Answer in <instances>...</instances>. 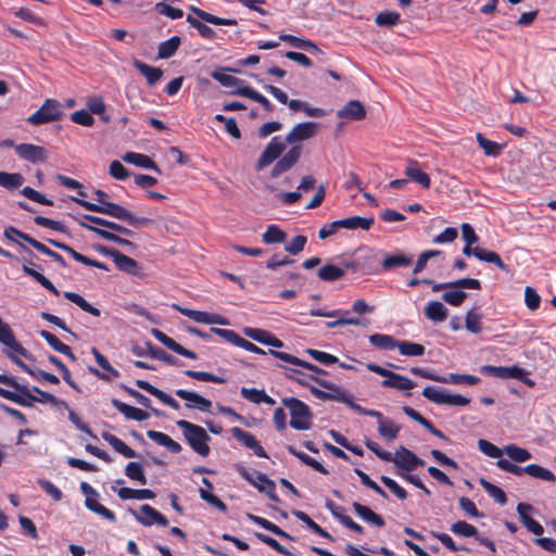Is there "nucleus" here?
<instances>
[{"label":"nucleus","mask_w":556,"mask_h":556,"mask_svg":"<svg viewBox=\"0 0 556 556\" xmlns=\"http://www.w3.org/2000/svg\"><path fill=\"white\" fill-rule=\"evenodd\" d=\"M412 264L413 257L404 253L389 254L381 262V266L384 270H391L397 267H408Z\"/></svg>","instance_id":"nucleus-40"},{"label":"nucleus","mask_w":556,"mask_h":556,"mask_svg":"<svg viewBox=\"0 0 556 556\" xmlns=\"http://www.w3.org/2000/svg\"><path fill=\"white\" fill-rule=\"evenodd\" d=\"M62 104L55 99H46L41 106L26 118V122L34 126L59 122L63 118Z\"/></svg>","instance_id":"nucleus-5"},{"label":"nucleus","mask_w":556,"mask_h":556,"mask_svg":"<svg viewBox=\"0 0 556 556\" xmlns=\"http://www.w3.org/2000/svg\"><path fill=\"white\" fill-rule=\"evenodd\" d=\"M64 298L70 300L79 306L84 312L91 314L92 316H100V309L91 305L87 300H85L80 294L72 291L64 292Z\"/></svg>","instance_id":"nucleus-50"},{"label":"nucleus","mask_w":556,"mask_h":556,"mask_svg":"<svg viewBox=\"0 0 556 556\" xmlns=\"http://www.w3.org/2000/svg\"><path fill=\"white\" fill-rule=\"evenodd\" d=\"M337 116L348 121H362L366 117V109L358 100H350L337 112Z\"/></svg>","instance_id":"nucleus-25"},{"label":"nucleus","mask_w":556,"mask_h":556,"mask_svg":"<svg viewBox=\"0 0 556 556\" xmlns=\"http://www.w3.org/2000/svg\"><path fill=\"white\" fill-rule=\"evenodd\" d=\"M287 104L292 111H303L307 116L321 117L326 114L320 108H311L306 102L301 100H288Z\"/></svg>","instance_id":"nucleus-55"},{"label":"nucleus","mask_w":556,"mask_h":556,"mask_svg":"<svg viewBox=\"0 0 556 556\" xmlns=\"http://www.w3.org/2000/svg\"><path fill=\"white\" fill-rule=\"evenodd\" d=\"M191 11L198 16V18L188 15L187 22L195 29H198L202 23L200 20L213 25L235 26L238 24L237 20L235 18L219 17L195 7H191Z\"/></svg>","instance_id":"nucleus-15"},{"label":"nucleus","mask_w":556,"mask_h":556,"mask_svg":"<svg viewBox=\"0 0 556 556\" xmlns=\"http://www.w3.org/2000/svg\"><path fill=\"white\" fill-rule=\"evenodd\" d=\"M147 437L154 441L156 444L166 447L170 453L178 454L181 452V445L174 441L169 435L156 431V430H148Z\"/></svg>","instance_id":"nucleus-37"},{"label":"nucleus","mask_w":556,"mask_h":556,"mask_svg":"<svg viewBox=\"0 0 556 556\" xmlns=\"http://www.w3.org/2000/svg\"><path fill=\"white\" fill-rule=\"evenodd\" d=\"M175 394L178 397L186 401L185 405L189 409H199L200 412H203V413L211 412L212 402L208 399L200 395L199 393H197L194 391L177 389L175 391Z\"/></svg>","instance_id":"nucleus-18"},{"label":"nucleus","mask_w":556,"mask_h":556,"mask_svg":"<svg viewBox=\"0 0 556 556\" xmlns=\"http://www.w3.org/2000/svg\"><path fill=\"white\" fill-rule=\"evenodd\" d=\"M102 438L121 455L127 458H134L137 456L136 452L131 447H129L124 441L114 434L110 432H103Z\"/></svg>","instance_id":"nucleus-43"},{"label":"nucleus","mask_w":556,"mask_h":556,"mask_svg":"<svg viewBox=\"0 0 556 556\" xmlns=\"http://www.w3.org/2000/svg\"><path fill=\"white\" fill-rule=\"evenodd\" d=\"M39 336L46 340V342L56 352L67 356L73 362L76 361V356L73 353L72 349L61 342L53 333L48 330H40Z\"/></svg>","instance_id":"nucleus-38"},{"label":"nucleus","mask_w":556,"mask_h":556,"mask_svg":"<svg viewBox=\"0 0 556 556\" xmlns=\"http://www.w3.org/2000/svg\"><path fill=\"white\" fill-rule=\"evenodd\" d=\"M401 22V15L394 11H384L377 14L375 23L378 26L391 27L397 25Z\"/></svg>","instance_id":"nucleus-64"},{"label":"nucleus","mask_w":556,"mask_h":556,"mask_svg":"<svg viewBox=\"0 0 556 556\" xmlns=\"http://www.w3.org/2000/svg\"><path fill=\"white\" fill-rule=\"evenodd\" d=\"M180 45V37L173 36L169 39L160 43L157 49V55L160 59H168L173 56L178 50Z\"/></svg>","instance_id":"nucleus-54"},{"label":"nucleus","mask_w":556,"mask_h":556,"mask_svg":"<svg viewBox=\"0 0 556 556\" xmlns=\"http://www.w3.org/2000/svg\"><path fill=\"white\" fill-rule=\"evenodd\" d=\"M293 515L299 520L304 522L315 534H317V535H319V536H321L324 539H327L329 541H333L334 540L333 536L328 531H326L318 523H316L306 513H304L302 510H294Z\"/></svg>","instance_id":"nucleus-45"},{"label":"nucleus","mask_w":556,"mask_h":556,"mask_svg":"<svg viewBox=\"0 0 556 556\" xmlns=\"http://www.w3.org/2000/svg\"><path fill=\"white\" fill-rule=\"evenodd\" d=\"M352 507H353L354 511L357 514V516L359 518H362L364 521H366L377 528L384 527V525H386L384 519L380 515L376 514L369 507L362 505L358 502H354L352 504Z\"/></svg>","instance_id":"nucleus-34"},{"label":"nucleus","mask_w":556,"mask_h":556,"mask_svg":"<svg viewBox=\"0 0 556 556\" xmlns=\"http://www.w3.org/2000/svg\"><path fill=\"white\" fill-rule=\"evenodd\" d=\"M369 342L384 351L393 350L397 346V342L394 340L393 337L389 334H382V333H375L369 337Z\"/></svg>","instance_id":"nucleus-57"},{"label":"nucleus","mask_w":556,"mask_h":556,"mask_svg":"<svg viewBox=\"0 0 556 556\" xmlns=\"http://www.w3.org/2000/svg\"><path fill=\"white\" fill-rule=\"evenodd\" d=\"M533 509L530 504L519 503L517 505V513L520 517L522 525L527 528L528 531L535 535H541L544 532L543 526L534 520L529 513Z\"/></svg>","instance_id":"nucleus-26"},{"label":"nucleus","mask_w":556,"mask_h":556,"mask_svg":"<svg viewBox=\"0 0 556 556\" xmlns=\"http://www.w3.org/2000/svg\"><path fill=\"white\" fill-rule=\"evenodd\" d=\"M247 516L252 522L261 526L262 528L270 531L271 533H274L280 538L287 539V540H294L293 536H291L289 533H287L285 530H282L277 525L273 523L271 521H269L263 517L253 515V514H248Z\"/></svg>","instance_id":"nucleus-44"},{"label":"nucleus","mask_w":556,"mask_h":556,"mask_svg":"<svg viewBox=\"0 0 556 556\" xmlns=\"http://www.w3.org/2000/svg\"><path fill=\"white\" fill-rule=\"evenodd\" d=\"M344 270L336 265H325L318 269V278L323 281L332 282L344 276Z\"/></svg>","instance_id":"nucleus-53"},{"label":"nucleus","mask_w":556,"mask_h":556,"mask_svg":"<svg viewBox=\"0 0 556 556\" xmlns=\"http://www.w3.org/2000/svg\"><path fill=\"white\" fill-rule=\"evenodd\" d=\"M422 395L439 405H451V406H467L470 403V399L460 394H446L443 391L433 388L426 387L422 390Z\"/></svg>","instance_id":"nucleus-10"},{"label":"nucleus","mask_w":556,"mask_h":556,"mask_svg":"<svg viewBox=\"0 0 556 556\" xmlns=\"http://www.w3.org/2000/svg\"><path fill=\"white\" fill-rule=\"evenodd\" d=\"M24 182V177L20 173L0 172V186L13 190L20 188Z\"/></svg>","instance_id":"nucleus-56"},{"label":"nucleus","mask_w":556,"mask_h":556,"mask_svg":"<svg viewBox=\"0 0 556 556\" xmlns=\"http://www.w3.org/2000/svg\"><path fill=\"white\" fill-rule=\"evenodd\" d=\"M466 329L471 333H480L482 330L481 326V314L477 311V308H471L467 312L465 318Z\"/></svg>","instance_id":"nucleus-61"},{"label":"nucleus","mask_w":556,"mask_h":556,"mask_svg":"<svg viewBox=\"0 0 556 556\" xmlns=\"http://www.w3.org/2000/svg\"><path fill=\"white\" fill-rule=\"evenodd\" d=\"M405 175L425 189H429L431 187L430 176L420 169L418 162L415 160L408 161V165L405 168Z\"/></svg>","instance_id":"nucleus-31"},{"label":"nucleus","mask_w":556,"mask_h":556,"mask_svg":"<svg viewBox=\"0 0 556 556\" xmlns=\"http://www.w3.org/2000/svg\"><path fill=\"white\" fill-rule=\"evenodd\" d=\"M366 368L369 371L386 378L381 381L382 388H391L399 391H409L416 387V383L409 378L399 375L377 364L368 363Z\"/></svg>","instance_id":"nucleus-6"},{"label":"nucleus","mask_w":556,"mask_h":556,"mask_svg":"<svg viewBox=\"0 0 556 556\" xmlns=\"http://www.w3.org/2000/svg\"><path fill=\"white\" fill-rule=\"evenodd\" d=\"M237 472L251 485L257 489L261 493H265L267 497L275 502L279 503L280 498L276 493V484L263 472H256L255 475L251 473L245 467L238 466Z\"/></svg>","instance_id":"nucleus-7"},{"label":"nucleus","mask_w":556,"mask_h":556,"mask_svg":"<svg viewBox=\"0 0 556 556\" xmlns=\"http://www.w3.org/2000/svg\"><path fill=\"white\" fill-rule=\"evenodd\" d=\"M440 382L451 384L476 386L480 382V378L468 374H448L446 376H441Z\"/></svg>","instance_id":"nucleus-46"},{"label":"nucleus","mask_w":556,"mask_h":556,"mask_svg":"<svg viewBox=\"0 0 556 556\" xmlns=\"http://www.w3.org/2000/svg\"><path fill=\"white\" fill-rule=\"evenodd\" d=\"M396 348L400 353L405 356H421L425 354V346L416 342L401 341L397 342Z\"/></svg>","instance_id":"nucleus-60"},{"label":"nucleus","mask_w":556,"mask_h":556,"mask_svg":"<svg viewBox=\"0 0 556 556\" xmlns=\"http://www.w3.org/2000/svg\"><path fill=\"white\" fill-rule=\"evenodd\" d=\"M391 462L407 472L415 470L419 466H425V462L421 458L404 446H401L394 455L391 454Z\"/></svg>","instance_id":"nucleus-14"},{"label":"nucleus","mask_w":556,"mask_h":556,"mask_svg":"<svg viewBox=\"0 0 556 556\" xmlns=\"http://www.w3.org/2000/svg\"><path fill=\"white\" fill-rule=\"evenodd\" d=\"M287 239V233L275 224L267 226L265 232L262 235V241L265 244L282 243Z\"/></svg>","instance_id":"nucleus-48"},{"label":"nucleus","mask_w":556,"mask_h":556,"mask_svg":"<svg viewBox=\"0 0 556 556\" xmlns=\"http://www.w3.org/2000/svg\"><path fill=\"white\" fill-rule=\"evenodd\" d=\"M125 475L130 480L138 481L140 484H147V478L144 476L143 467L140 463H128L125 468Z\"/></svg>","instance_id":"nucleus-62"},{"label":"nucleus","mask_w":556,"mask_h":556,"mask_svg":"<svg viewBox=\"0 0 556 556\" xmlns=\"http://www.w3.org/2000/svg\"><path fill=\"white\" fill-rule=\"evenodd\" d=\"M0 343L5 345L7 348L13 350L18 355L25 358H31V354L20 343L16 341L15 336L11 327L2 320L0 317Z\"/></svg>","instance_id":"nucleus-21"},{"label":"nucleus","mask_w":556,"mask_h":556,"mask_svg":"<svg viewBox=\"0 0 556 556\" xmlns=\"http://www.w3.org/2000/svg\"><path fill=\"white\" fill-rule=\"evenodd\" d=\"M15 153L24 161H28L33 164L43 163L48 159L47 151L41 146L33 143H21L15 146Z\"/></svg>","instance_id":"nucleus-17"},{"label":"nucleus","mask_w":556,"mask_h":556,"mask_svg":"<svg viewBox=\"0 0 556 556\" xmlns=\"http://www.w3.org/2000/svg\"><path fill=\"white\" fill-rule=\"evenodd\" d=\"M113 262L117 269L121 271L127 273L129 275L139 276L140 275V266L138 262L130 256H127L119 251L113 257Z\"/></svg>","instance_id":"nucleus-36"},{"label":"nucleus","mask_w":556,"mask_h":556,"mask_svg":"<svg viewBox=\"0 0 556 556\" xmlns=\"http://www.w3.org/2000/svg\"><path fill=\"white\" fill-rule=\"evenodd\" d=\"M302 154L301 146L291 147L274 165L270 172L271 178H277L280 175L290 170L300 160Z\"/></svg>","instance_id":"nucleus-12"},{"label":"nucleus","mask_w":556,"mask_h":556,"mask_svg":"<svg viewBox=\"0 0 556 556\" xmlns=\"http://www.w3.org/2000/svg\"><path fill=\"white\" fill-rule=\"evenodd\" d=\"M326 507L345 528L359 534L364 533V528L359 523L355 522L350 516L345 515L342 506L337 505L331 500H327Z\"/></svg>","instance_id":"nucleus-23"},{"label":"nucleus","mask_w":556,"mask_h":556,"mask_svg":"<svg viewBox=\"0 0 556 556\" xmlns=\"http://www.w3.org/2000/svg\"><path fill=\"white\" fill-rule=\"evenodd\" d=\"M480 484L495 502H497L501 505H505L507 503V496L501 488L494 485L493 483L486 481L485 479H481Z\"/></svg>","instance_id":"nucleus-59"},{"label":"nucleus","mask_w":556,"mask_h":556,"mask_svg":"<svg viewBox=\"0 0 556 556\" xmlns=\"http://www.w3.org/2000/svg\"><path fill=\"white\" fill-rule=\"evenodd\" d=\"M123 160L129 164H134L138 167L147 168V169H153L155 172H160L159 166L148 155L137 153V152H127Z\"/></svg>","instance_id":"nucleus-41"},{"label":"nucleus","mask_w":556,"mask_h":556,"mask_svg":"<svg viewBox=\"0 0 556 556\" xmlns=\"http://www.w3.org/2000/svg\"><path fill=\"white\" fill-rule=\"evenodd\" d=\"M317 130V124L314 122H305L295 125L286 136L285 141L279 136L273 137L269 143L266 146L262 154L260 155L255 169L257 172L263 170L265 167L276 161L285 151L286 142L293 144L299 141L307 140L312 138Z\"/></svg>","instance_id":"nucleus-1"},{"label":"nucleus","mask_w":556,"mask_h":556,"mask_svg":"<svg viewBox=\"0 0 556 556\" xmlns=\"http://www.w3.org/2000/svg\"><path fill=\"white\" fill-rule=\"evenodd\" d=\"M401 431V427L396 425L392 419L387 418L378 425V432L387 441H393L397 438Z\"/></svg>","instance_id":"nucleus-51"},{"label":"nucleus","mask_w":556,"mask_h":556,"mask_svg":"<svg viewBox=\"0 0 556 556\" xmlns=\"http://www.w3.org/2000/svg\"><path fill=\"white\" fill-rule=\"evenodd\" d=\"M136 386L144 391H147L149 394L155 396L157 400H160L163 404L169 406L173 409L178 410L180 408L179 403L169 394L165 393L164 391L157 389L156 387L152 386L150 382L141 379H137L135 381Z\"/></svg>","instance_id":"nucleus-24"},{"label":"nucleus","mask_w":556,"mask_h":556,"mask_svg":"<svg viewBox=\"0 0 556 556\" xmlns=\"http://www.w3.org/2000/svg\"><path fill=\"white\" fill-rule=\"evenodd\" d=\"M146 348H148L149 355L151 357L162 361L168 365H177L178 364V361L174 356L169 355L161 348L155 346L152 342L147 341Z\"/></svg>","instance_id":"nucleus-63"},{"label":"nucleus","mask_w":556,"mask_h":556,"mask_svg":"<svg viewBox=\"0 0 556 556\" xmlns=\"http://www.w3.org/2000/svg\"><path fill=\"white\" fill-rule=\"evenodd\" d=\"M211 331L213 333L217 334L218 337L225 339L227 342L231 343L232 345L244 349L245 351H249L251 353H255V354H265L266 353L264 350H262L254 343L240 337L235 330L222 329V328H211Z\"/></svg>","instance_id":"nucleus-13"},{"label":"nucleus","mask_w":556,"mask_h":556,"mask_svg":"<svg viewBox=\"0 0 556 556\" xmlns=\"http://www.w3.org/2000/svg\"><path fill=\"white\" fill-rule=\"evenodd\" d=\"M463 254L466 256H475L479 261L494 264L498 269L505 271L506 274L511 271L509 266L506 265L502 261L501 256L494 251L484 250L479 247L472 248V244L466 243L463 248Z\"/></svg>","instance_id":"nucleus-11"},{"label":"nucleus","mask_w":556,"mask_h":556,"mask_svg":"<svg viewBox=\"0 0 556 556\" xmlns=\"http://www.w3.org/2000/svg\"><path fill=\"white\" fill-rule=\"evenodd\" d=\"M91 353L97 364L105 371L101 372L94 367H89V371L93 376L104 381H111L112 378L119 377V371L110 364L109 359L97 348H92Z\"/></svg>","instance_id":"nucleus-19"},{"label":"nucleus","mask_w":556,"mask_h":556,"mask_svg":"<svg viewBox=\"0 0 556 556\" xmlns=\"http://www.w3.org/2000/svg\"><path fill=\"white\" fill-rule=\"evenodd\" d=\"M112 208V217L127 222L130 226L138 227V226H147L152 224V219L143 216H135L131 214L128 210L125 207H111Z\"/></svg>","instance_id":"nucleus-33"},{"label":"nucleus","mask_w":556,"mask_h":556,"mask_svg":"<svg viewBox=\"0 0 556 556\" xmlns=\"http://www.w3.org/2000/svg\"><path fill=\"white\" fill-rule=\"evenodd\" d=\"M425 316L433 323H442L447 318V308L439 301L429 302L425 307Z\"/></svg>","instance_id":"nucleus-42"},{"label":"nucleus","mask_w":556,"mask_h":556,"mask_svg":"<svg viewBox=\"0 0 556 556\" xmlns=\"http://www.w3.org/2000/svg\"><path fill=\"white\" fill-rule=\"evenodd\" d=\"M375 223V218L372 216L370 217H362L358 215L350 216L342 219H337V226L340 228L354 230V229H362V230H368Z\"/></svg>","instance_id":"nucleus-29"},{"label":"nucleus","mask_w":556,"mask_h":556,"mask_svg":"<svg viewBox=\"0 0 556 556\" xmlns=\"http://www.w3.org/2000/svg\"><path fill=\"white\" fill-rule=\"evenodd\" d=\"M34 265L35 264L30 260L24 258L23 260L24 274L34 278L40 286H42L43 288H46L47 290L52 292L54 295H59L60 291L54 287V285L47 277H45L41 273H39L35 268H33L31 266H34Z\"/></svg>","instance_id":"nucleus-32"},{"label":"nucleus","mask_w":556,"mask_h":556,"mask_svg":"<svg viewBox=\"0 0 556 556\" xmlns=\"http://www.w3.org/2000/svg\"><path fill=\"white\" fill-rule=\"evenodd\" d=\"M313 381L331 393V401L346 404L352 396L345 389L318 377H312Z\"/></svg>","instance_id":"nucleus-35"},{"label":"nucleus","mask_w":556,"mask_h":556,"mask_svg":"<svg viewBox=\"0 0 556 556\" xmlns=\"http://www.w3.org/2000/svg\"><path fill=\"white\" fill-rule=\"evenodd\" d=\"M283 406L290 412V427L295 430H308L313 425V413L309 406L296 397H283Z\"/></svg>","instance_id":"nucleus-3"},{"label":"nucleus","mask_w":556,"mask_h":556,"mask_svg":"<svg viewBox=\"0 0 556 556\" xmlns=\"http://www.w3.org/2000/svg\"><path fill=\"white\" fill-rule=\"evenodd\" d=\"M480 372L486 376L501 378V379H521L525 375V369L518 366H493L483 365L480 367Z\"/></svg>","instance_id":"nucleus-20"},{"label":"nucleus","mask_w":556,"mask_h":556,"mask_svg":"<svg viewBox=\"0 0 556 556\" xmlns=\"http://www.w3.org/2000/svg\"><path fill=\"white\" fill-rule=\"evenodd\" d=\"M504 451L506 455L516 463H525L532 457L531 453L528 450L517 446L515 444L506 445L504 447Z\"/></svg>","instance_id":"nucleus-58"},{"label":"nucleus","mask_w":556,"mask_h":556,"mask_svg":"<svg viewBox=\"0 0 556 556\" xmlns=\"http://www.w3.org/2000/svg\"><path fill=\"white\" fill-rule=\"evenodd\" d=\"M136 70L142 74L149 86H154L163 76V71L159 67H153L144 62L136 60L134 62Z\"/></svg>","instance_id":"nucleus-39"},{"label":"nucleus","mask_w":556,"mask_h":556,"mask_svg":"<svg viewBox=\"0 0 556 556\" xmlns=\"http://www.w3.org/2000/svg\"><path fill=\"white\" fill-rule=\"evenodd\" d=\"M288 452L299 458L303 464L312 467L316 471L328 475L329 471L326 469L319 462H317L315 458L311 457L309 455L305 454L304 452L298 451L294 446L289 445L287 446Z\"/></svg>","instance_id":"nucleus-47"},{"label":"nucleus","mask_w":556,"mask_h":556,"mask_svg":"<svg viewBox=\"0 0 556 556\" xmlns=\"http://www.w3.org/2000/svg\"><path fill=\"white\" fill-rule=\"evenodd\" d=\"M176 425L182 430L186 441L197 454L203 457L210 454L207 442L211 440V437L201 426L184 419L177 420Z\"/></svg>","instance_id":"nucleus-2"},{"label":"nucleus","mask_w":556,"mask_h":556,"mask_svg":"<svg viewBox=\"0 0 556 556\" xmlns=\"http://www.w3.org/2000/svg\"><path fill=\"white\" fill-rule=\"evenodd\" d=\"M0 383L15 390L9 391L0 387V396L24 407H31L37 396L33 395L26 386L20 384L14 377L0 374Z\"/></svg>","instance_id":"nucleus-4"},{"label":"nucleus","mask_w":556,"mask_h":556,"mask_svg":"<svg viewBox=\"0 0 556 556\" xmlns=\"http://www.w3.org/2000/svg\"><path fill=\"white\" fill-rule=\"evenodd\" d=\"M231 433L235 439L241 442L245 447L252 450L254 454L258 457L268 458V455L264 447L256 440L255 435L242 430L239 427H233L231 429Z\"/></svg>","instance_id":"nucleus-22"},{"label":"nucleus","mask_w":556,"mask_h":556,"mask_svg":"<svg viewBox=\"0 0 556 556\" xmlns=\"http://www.w3.org/2000/svg\"><path fill=\"white\" fill-rule=\"evenodd\" d=\"M111 403L127 419L143 421L150 417L149 413L146 410L130 406L117 399H112Z\"/></svg>","instance_id":"nucleus-30"},{"label":"nucleus","mask_w":556,"mask_h":556,"mask_svg":"<svg viewBox=\"0 0 556 556\" xmlns=\"http://www.w3.org/2000/svg\"><path fill=\"white\" fill-rule=\"evenodd\" d=\"M78 225L81 228H85V229H88V230L92 231L98 237H100L101 239H104L106 241L114 242V243H116L118 245H122V247H129V248H134L135 247V244L131 241H129L128 239L122 238L118 235H116V233H114L112 231H109L106 229L89 225V224H87V223H85L83 220H78Z\"/></svg>","instance_id":"nucleus-27"},{"label":"nucleus","mask_w":556,"mask_h":556,"mask_svg":"<svg viewBox=\"0 0 556 556\" xmlns=\"http://www.w3.org/2000/svg\"><path fill=\"white\" fill-rule=\"evenodd\" d=\"M526 473L530 477L548 481L552 483L556 482V476L548 469L538 465V464H529L525 466Z\"/></svg>","instance_id":"nucleus-49"},{"label":"nucleus","mask_w":556,"mask_h":556,"mask_svg":"<svg viewBox=\"0 0 556 556\" xmlns=\"http://www.w3.org/2000/svg\"><path fill=\"white\" fill-rule=\"evenodd\" d=\"M140 513L141 515L135 510H131V514L136 520L144 527H151L152 525H159L162 527L168 526V519L149 504H143L140 507Z\"/></svg>","instance_id":"nucleus-16"},{"label":"nucleus","mask_w":556,"mask_h":556,"mask_svg":"<svg viewBox=\"0 0 556 556\" xmlns=\"http://www.w3.org/2000/svg\"><path fill=\"white\" fill-rule=\"evenodd\" d=\"M432 287V291L438 292L441 290H445L447 288H455V289H473V290H480L481 289V282L476 278H462L455 281L451 282H435L429 283Z\"/></svg>","instance_id":"nucleus-28"},{"label":"nucleus","mask_w":556,"mask_h":556,"mask_svg":"<svg viewBox=\"0 0 556 556\" xmlns=\"http://www.w3.org/2000/svg\"><path fill=\"white\" fill-rule=\"evenodd\" d=\"M121 388L128 394L130 395L131 397H134L136 400V402L140 405H142L143 407L146 408H149L151 409V412L153 413V415L160 417V416H163L164 413L161 412L160 409L157 408H153L152 405H151V400L143 395L142 393H140L139 391L132 389V388H129L125 384H122Z\"/></svg>","instance_id":"nucleus-52"},{"label":"nucleus","mask_w":556,"mask_h":556,"mask_svg":"<svg viewBox=\"0 0 556 556\" xmlns=\"http://www.w3.org/2000/svg\"><path fill=\"white\" fill-rule=\"evenodd\" d=\"M94 194H96L97 203H92L85 199L76 198L73 195H71L70 199L90 212L101 213L104 215H109L111 217H112V213H111L112 208L111 207L112 206L113 207L122 206L117 203L109 202L106 200L109 198V194L103 190H96Z\"/></svg>","instance_id":"nucleus-9"},{"label":"nucleus","mask_w":556,"mask_h":556,"mask_svg":"<svg viewBox=\"0 0 556 556\" xmlns=\"http://www.w3.org/2000/svg\"><path fill=\"white\" fill-rule=\"evenodd\" d=\"M79 489L81 493L86 495L85 505L89 510L96 513L97 515L101 516L102 518L111 522H116L115 513L106 508L96 500V497L99 496V493L89 483L81 482Z\"/></svg>","instance_id":"nucleus-8"}]
</instances>
